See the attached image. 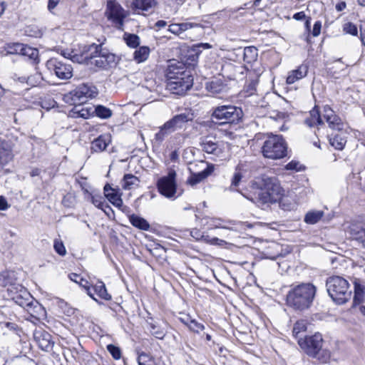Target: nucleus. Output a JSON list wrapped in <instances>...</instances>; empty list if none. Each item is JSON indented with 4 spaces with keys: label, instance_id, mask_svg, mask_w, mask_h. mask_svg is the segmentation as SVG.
I'll return each instance as SVG.
<instances>
[{
    "label": "nucleus",
    "instance_id": "nucleus-1",
    "mask_svg": "<svg viewBox=\"0 0 365 365\" xmlns=\"http://www.w3.org/2000/svg\"><path fill=\"white\" fill-rule=\"evenodd\" d=\"M316 287L310 283H302L290 289L287 295V303L296 309H307L315 296Z\"/></svg>",
    "mask_w": 365,
    "mask_h": 365
},
{
    "label": "nucleus",
    "instance_id": "nucleus-2",
    "mask_svg": "<svg viewBox=\"0 0 365 365\" xmlns=\"http://www.w3.org/2000/svg\"><path fill=\"white\" fill-rule=\"evenodd\" d=\"M299 346L309 356L318 358L322 363L327 362L331 357V352L322 349L323 339L320 334H315L304 339L299 338Z\"/></svg>",
    "mask_w": 365,
    "mask_h": 365
},
{
    "label": "nucleus",
    "instance_id": "nucleus-3",
    "mask_svg": "<svg viewBox=\"0 0 365 365\" xmlns=\"http://www.w3.org/2000/svg\"><path fill=\"white\" fill-rule=\"evenodd\" d=\"M258 192V202L261 204L277 202L284 195V190L276 178H264Z\"/></svg>",
    "mask_w": 365,
    "mask_h": 365
},
{
    "label": "nucleus",
    "instance_id": "nucleus-4",
    "mask_svg": "<svg viewBox=\"0 0 365 365\" xmlns=\"http://www.w3.org/2000/svg\"><path fill=\"white\" fill-rule=\"evenodd\" d=\"M327 292L331 298L338 304H344L351 297L349 284L346 279L340 276H331L327 279Z\"/></svg>",
    "mask_w": 365,
    "mask_h": 365
},
{
    "label": "nucleus",
    "instance_id": "nucleus-5",
    "mask_svg": "<svg viewBox=\"0 0 365 365\" xmlns=\"http://www.w3.org/2000/svg\"><path fill=\"white\" fill-rule=\"evenodd\" d=\"M264 157L272 160L282 159L287 156V145L281 135L269 136L262 147Z\"/></svg>",
    "mask_w": 365,
    "mask_h": 365
},
{
    "label": "nucleus",
    "instance_id": "nucleus-6",
    "mask_svg": "<svg viewBox=\"0 0 365 365\" xmlns=\"http://www.w3.org/2000/svg\"><path fill=\"white\" fill-rule=\"evenodd\" d=\"M243 116L242 110L232 105H223L212 108L211 118L220 125L236 123Z\"/></svg>",
    "mask_w": 365,
    "mask_h": 365
},
{
    "label": "nucleus",
    "instance_id": "nucleus-7",
    "mask_svg": "<svg viewBox=\"0 0 365 365\" xmlns=\"http://www.w3.org/2000/svg\"><path fill=\"white\" fill-rule=\"evenodd\" d=\"M97 95L96 88L86 84H81L74 90L63 95V101L74 106L83 104L88 98H93Z\"/></svg>",
    "mask_w": 365,
    "mask_h": 365
},
{
    "label": "nucleus",
    "instance_id": "nucleus-8",
    "mask_svg": "<svg viewBox=\"0 0 365 365\" xmlns=\"http://www.w3.org/2000/svg\"><path fill=\"white\" fill-rule=\"evenodd\" d=\"M189 170L191 173L187 182L191 185H195L212 174L214 171V165L207 164L205 161L190 164Z\"/></svg>",
    "mask_w": 365,
    "mask_h": 365
},
{
    "label": "nucleus",
    "instance_id": "nucleus-9",
    "mask_svg": "<svg viewBox=\"0 0 365 365\" xmlns=\"http://www.w3.org/2000/svg\"><path fill=\"white\" fill-rule=\"evenodd\" d=\"M46 68L62 80H67L73 76V67L70 63L58 60L57 58H51L46 63Z\"/></svg>",
    "mask_w": 365,
    "mask_h": 365
},
{
    "label": "nucleus",
    "instance_id": "nucleus-10",
    "mask_svg": "<svg viewBox=\"0 0 365 365\" xmlns=\"http://www.w3.org/2000/svg\"><path fill=\"white\" fill-rule=\"evenodd\" d=\"M175 176V172L171 170L167 176L160 178L157 182L159 192L167 198L175 197V193L177 192Z\"/></svg>",
    "mask_w": 365,
    "mask_h": 365
},
{
    "label": "nucleus",
    "instance_id": "nucleus-11",
    "mask_svg": "<svg viewBox=\"0 0 365 365\" xmlns=\"http://www.w3.org/2000/svg\"><path fill=\"white\" fill-rule=\"evenodd\" d=\"M195 115L191 110L175 115L164 124V128L174 132L178 130L185 129L189 123L192 122Z\"/></svg>",
    "mask_w": 365,
    "mask_h": 365
},
{
    "label": "nucleus",
    "instance_id": "nucleus-12",
    "mask_svg": "<svg viewBox=\"0 0 365 365\" xmlns=\"http://www.w3.org/2000/svg\"><path fill=\"white\" fill-rule=\"evenodd\" d=\"M93 52H98V46L96 43L91 45H84L81 48L80 53L77 51H63L61 55L68 59H71L73 62L79 63L88 61V58L92 57Z\"/></svg>",
    "mask_w": 365,
    "mask_h": 365
},
{
    "label": "nucleus",
    "instance_id": "nucleus-13",
    "mask_svg": "<svg viewBox=\"0 0 365 365\" xmlns=\"http://www.w3.org/2000/svg\"><path fill=\"white\" fill-rule=\"evenodd\" d=\"M106 15L118 29H123V21L125 18V11L120 4L115 1H109L107 4Z\"/></svg>",
    "mask_w": 365,
    "mask_h": 365
},
{
    "label": "nucleus",
    "instance_id": "nucleus-14",
    "mask_svg": "<svg viewBox=\"0 0 365 365\" xmlns=\"http://www.w3.org/2000/svg\"><path fill=\"white\" fill-rule=\"evenodd\" d=\"M185 76H192L190 71L187 70L185 64L175 61L170 63L166 71L167 82L182 81L185 79Z\"/></svg>",
    "mask_w": 365,
    "mask_h": 365
},
{
    "label": "nucleus",
    "instance_id": "nucleus-15",
    "mask_svg": "<svg viewBox=\"0 0 365 365\" xmlns=\"http://www.w3.org/2000/svg\"><path fill=\"white\" fill-rule=\"evenodd\" d=\"M96 45L98 46V52H93V56L88 58V60L94 58V61H92L91 63L100 68L107 69L115 63V56L106 51H103L101 49V45Z\"/></svg>",
    "mask_w": 365,
    "mask_h": 365
},
{
    "label": "nucleus",
    "instance_id": "nucleus-16",
    "mask_svg": "<svg viewBox=\"0 0 365 365\" xmlns=\"http://www.w3.org/2000/svg\"><path fill=\"white\" fill-rule=\"evenodd\" d=\"M202 150L208 154H212L214 158L222 159L225 157L227 145L223 142H216L209 138H206L201 143Z\"/></svg>",
    "mask_w": 365,
    "mask_h": 365
},
{
    "label": "nucleus",
    "instance_id": "nucleus-17",
    "mask_svg": "<svg viewBox=\"0 0 365 365\" xmlns=\"http://www.w3.org/2000/svg\"><path fill=\"white\" fill-rule=\"evenodd\" d=\"M15 302L22 307H29L31 304V296L22 286L16 284L12 289L8 288Z\"/></svg>",
    "mask_w": 365,
    "mask_h": 365
},
{
    "label": "nucleus",
    "instance_id": "nucleus-18",
    "mask_svg": "<svg viewBox=\"0 0 365 365\" xmlns=\"http://www.w3.org/2000/svg\"><path fill=\"white\" fill-rule=\"evenodd\" d=\"M323 118L327 122L329 127L334 130L341 131L346 127L344 123L329 106L324 107Z\"/></svg>",
    "mask_w": 365,
    "mask_h": 365
},
{
    "label": "nucleus",
    "instance_id": "nucleus-19",
    "mask_svg": "<svg viewBox=\"0 0 365 365\" xmlns=\"http://www.w3.org/2000/svg\"><path fill=\"white\" fill-rule=\"evenodd\" d=\"M193 84L192 76H185V79L182 81L166 82V88L170 92L177 95H183L191 88Z\"/></svg>",
    "mask_w": 365,
    "mask_h": 365
},
{
    "label": "nucleus",
    "instance_id": "nucleus-20",
    "mask_svg": "<svg viewBox=\"0 0 365 365\" xmlns=\"http://www.w3.org/2000/svg\"><path fill=\"white\" fill-rule=\"evenodd\" d=\"M13 143L9 140L0 139V170L14 158Z\"/></svg>",
    "mask_w": 365,
    "mask_h": 365
},
{
    "label": "nucleus",
    "instance_id": "nucleus-21",
    "mask_svg": "<svg viewBox=\"0 0 365 365\" xmlns=\"http://www.w3.org/2000/svg\"><path fill=\"white\" fill-rule=\"evenodd\" d=\"M94 113L93 106L86 104H79L73 108L70 115L73 118H83L87 119Z\"/></svg>",
    "mask_w": 365,
    "mask_h": 365
},
{
    "label": "nucleus",
    "instance_id": "nucleus-22",
    "mask_svg": "<svg viewBox=\"0 0 365 365\" xmlns=\"http://www.w3.org/2000/svg\"><path fill=\"white\" fill-rule=\"evenodd\" d=\"M110 142L111 136L110 135H101L92 141L91 150L93 153H101L106 149Z\"/></svg>",
    "mask_w": 365,
    "mask_h": 365
},
{
    "label": "nucleus",
    "instance_id": "nucleus-23",
    "mask_svg": "<svg viewBox=\"0 0 365 365\" xmlns=\"http://www.w3.org/2000/svg\"><path fill=\"white\" fill-rule=\"evenodd\" d=\"M132 5L136 12L145 15L155 7L156 0H133Z\"/></svg>",
    "mask_w": 365,
    "mask_h": 365
},
{
    "label": "nucleus",
    "instance_id": "nucleus-24",
    "mask_svg": "<svg viewBox=\"0 0 365 365\" xmlns=\"http://www.w3.org/2000/svg\"><path fill=\"white\" fill-rule=\"evenodd\" d=\"M191 236L195 238L196 240H202L206 243L212 245H221L225 243V241L220 240L217 237H210L208 235H205L200 230L195 228L192 229L190 232Z\"/></svg>",
    "mask_w": 365,
    "mask_h": 365
},
{
    "label": "nucleus",
    "instance_id": "nucleus-25",
    "mask_svg": "<svg viewBox=\"0 0 365 365\" xmlns=\"http://www.w3.org/2000/svg\"><path fill=\"white\" fill-rule=\"evenodd\" d=\"M206 89L213 95L221 94L227 92V85L221 78H215L206 83Z\"/></svg>",
    "mask_w": 365,
    "mask_h": 365
},
{
    "label": "nucleus",
    "instance_id": "nucleus-26",
    "mask_svg": "<svg viewBox=\"0 0 365 365\" xmlns=\"http://www.w3.org/2000/svg\"><path fill=\"white\" fill-rule=\"evenodd\" d=\"M105 197L115 206L120 207L123 205V200L118 192L113 188L109 184H106L103 188Z\"/></svg>",
    "mask_w": 365,
    "mask_h": 365
},
{
    "label": "nucleus",
    "instance_id": "nucleus-27",
    "mask_svg": "<svg viewBox=\"0 0 365 365\" xmlns=\"http://www.w3.org/2000/svg\"><path fill=\"white\" fill-rule=\"evenodd\" d=\"M51 336L46 332H37L35 334V339L41 349L48 351L53 347V342L51 339Z\"/></svg>",
    "mask_w": 365,
    "mask_h": 365
},
{
    "label": "nucleus",
    "instance_id": "nucleus-28",
    "mask_svg": "<svg viewBox=\"0 0 365 365\" xmlns=\"http://www.w3.org/2000/svg\"><path fill=\"white\" fill-rule=\"evenodd\" d=\"M354 306L359 305L365 300V285L359 279H355L354 281Z\"/></svg>",
    "mask_w": 365,
    "mask_h": 365
},
{
    "label": "nucleus",
    "instance_id": "nucleus-29",
    "mask_svg": "<svg viewBox=\"0 0 365 365\" xmlns=\"http://www.w3.org/2000/svg\"><path fill=\"white\" fill-rule=\"evenodd\" d=\"M365 227H364L361 222H351L350 225L346 228V232L349 233L353 239L360 242Z\"/></svg>",
    "mask_w": 365,
    "mask_h": 365
},
{
    "label": "nucleus",
    "instance_id": "nucleus-30",
    "mask_svg": "<svg viewBox=\"0 0 365 365\" xmlns=\"http://www.w3.org/2000/svg\"><path fill=\"white\" fill-rule=\"evenodd\" d=\"M329 139L330 144L337 150H342L346 145L347 133L345 130L338 131Z\"/></svg>",
    "mask_w": 365,
    "mask_h": 365
},
{
    "label": "nucleus",
    "instance_id": "nucleus-31",
    "mask_svg": "<svg viewBox=\"0 0 365 365\" xmlns=\"http://www.w3.org/2000/svg\"><path fill=\"white\" fill-rule=\"evenodd\" d=\"M307 73V67L306 66H300L297 69L290 71L287 78V83L292 84L306 76Z\"/></svg>",
    "mask_w": 365,
    "mask_h": 365
},
{
    "label": "nucleus",
    "instance_id": "nucleus-32",
    "mask_svg": "<svg viewBox=\"0 0 365 365\" xmlns=\"http://www.w3.org/2000/svg\"><path fill=\"white\" fill-rule=\"evenodd\" d=\"M86 192L88 193L86 199L90 200L96 207L103 210L104 212H106V208L110 209V206L106 202L104 197L101 194L93 192L88 193V191H86Z\"/></svg>",
    "mask_w": 365,
    "mask_h": 365
},
{
    "label": "nucleus",
    "instance_id": "nucleus-33",
    "mask_svg": "<svg viewBox=\"0 0 365 365\" xmlns=\"http://www.w3.org/2000/svg\"><path fill=\"white\" fill-rule=\"evenodd\" d=\"M90 287L93 295L96 294L101 299L106 301L111 299V295L108 293L105 284L103 282L98 281L95 285Z\"/></svg>",
    "mask_w": 365,
    "mask_h": 365
},
{
    "label": "nucleus",
    "instance_id": "nucleus-34",
    "mask_svg": "<svg viewBox=\"0 0 365 365\" xmlns=\"http://www.w3.org/2000/svg\"><path fill=\"white\" fill-rule=\"evenodd\" d=\"M202 223L207 225L210 230L212 229H230L226 225L225 221L221 218L216 217H205L202 219Z\"/></svg>",
    "mask_w": 365,
    "mask_h": 365
},
{
    "label": "nucleus",
    "instance_id": "nucleus-35",
    "mask_svg": "<svg viewBox=\"0 0 365 365\" xmlns=\"http://www.w3.org/2000/svg\"><path fill=\"white\" fill-rule=\"evenodd\" d=\"M304 123L309 127H313L322 123V119L319 113V110L317 107H314L310 110L309 116L305 119Z\"/></svg>",
    "mask_w": 365,
    "mask_h": 365
},
{
    "label": "nucleus",
    "instance_id": "nucleus-36",
    "mask_svg": "<svg viewBox=\"0 0 365 365\" xmlns=\"http://www.w3.org/2000/svg\"><path fill=\"white\" fill-rule=\"evenodd\" d=\"M14 273L10 271H5L0 273V288L9 286L13 288L16 286Z\"/></svg>",
    "mask_w": 365,
    "mask_h": 365
},
{
    "label": "nucleus",
    "instance_id": "nucleus-37",
    "mask_svg": "<svg viewBox=\"0 0 365 365\" xmlns=\"http://www.w3.org/2000/svg\"><path fill=\"white\" fill-rule=\"evenodd\" d=\"M129 220L131 225L140 230L148 231L150 229V224L148 222L136 215H132L129 217Z\"/></svg>",
    "mask_w": 365,
    "mask_h": 365
},
{
    "label": "nucleus",
    "instance_id": "nucleus-38",
    "mask_svg": "<svg viewBox=\"0 0 365 365\" xmlns=\"http://www.w3.org/2000/svg\"><path fill=\"white\" fill-rule=\"evenodd\" d=\"M69 279L80 284L81 287H84L86 290V292L89 297H91L93 300L98 302V300L93 297V294L91 292V287L88 285V282L84 279H83L80 275L76 273H71L68 275Z\"/></svg>",
    "mask_w": 365,
    "mask_h": 365
},
{
    "label": "nucleus",
    "instance_id": "nucleus-39",
    "mask_svg": "<svg viewBox=\"0 0 365 365\" xmlns=\"http://www.w3.org/2000/svg\"><path fill=\"white\" fill-rule=\"evenodd\" d=\"M197 24L192 23H181V24H173L169 26L168 31L175 35H180L184 31L192 29Z\"/></svg>",
    "mask_w": 365,
    "mask_h": 365
},
{
    "label": "nucleus",
    "instance_id": "nucleus-40",
    "mask_svg": "<svg viewBox=\"0 0 365 365\" xmlns=\"http://www.w3.org/2000/svg\"><path fill=\"white\" fill-rule=\"evenodd\" d=\"M258 56L257 49L255 46H247L243 51L244 61L247 63L255 62Z\"/></svg>",
    "mask_w": 365,
    "mask_h": 365
},
{
    "label": "nucleus",
    "instance_id": "nucleus-41",
    "mask_svg": "<svg viewBox=\"0 0 365 365\" xmlns=\"http://www.w3.org/2000/svg\"><path fill=\"white\" fill-rule=\"evenodd\" d=\"M139 181L138 177L132 174H125L123 178L122 187L124 190H130L134 185H138Z\"/></svg>",
    "mask_w": 365,
    "mask_h": 365
},
{
    "label": "nucleus",
    "instance_id": "nucleus-42",
    "mask_svg": "<svg viewBox=\"0 0 365 365\" xmlns=\"http://www.w3.org/2000/svg\"><path fill=\"white\" fill-rule=\"evenodd\" d=\"M324 215V212L319 210H312L308 212L304 217V222L307 224L314 225L318 222Z\"/></svg>",
    "mask_w": 365,
    "mask_h": 365
},
{
    "label": "nucleus",
    "instance_id": "nucleus-43",
    "mask_svg": "<svg viewBox=\"0 0 365 365\" xmlns=\"http://www.w3.org/2000/svg\"><path fill=\"white\" fill-rule=\"evenodd\" d=\"M150 54V48L148 46H140L134 52L135 61L140 63L146 61Z\"/></svg>",
    "mask_w": 365,
    "mask_h": 365
},
{
    "label": "nucleus",
    "instance_id": "nucleus-44",
    "mask_svg": "<svg viewBox=\"0 0 365 365\" xmlns=\"http://www.w3.org/2000/svg\"><path fill=\"white\" fill-rule=\"evenodd\" d=\"M148 326L149 331L155 338L158 339H163L165 337L166 331L164 330V329L152 322L149 323Z\"/></svg>",
    "mask_w": 365,
    "mask_h": 365
},
{
    "label": "nucleus",
    "instance_id": "nucleus-45",
    "mask_svg": "<svg viewBox=\"0 0 365 365\" xmlns=\"http://www.w3.org/2000/svg\"><path fill=\"white\" fill-rule=\"evenodd\" d=\"M93 111L96 115L103 119L109 118L112 115V110L103 106H93Z\"/></svg>",
    "mask_w": 365,
    "mask_h": 365
},
{
    "label": "nucleus",
    "instance_id": "nucleus-46",
    "mask_svg": "<svg viewBox=\"0 0 365 365\" xmlns=\"http://www.w3.org/2000/svg\"><path fill=\"white\" fill-rule=\"evenodd\" d=\"M123 38L130 48H137L140 45V38L136 34H125Z\"/></svg>",
    "mask_w": 365,
    "mask_h": 365
},
{
    "label": "nucleus",
    "instance_id": "nucleus-47",
    "mask_svg": "<svg viewBox=\"0 0 365 365\" xmlns=\"http://www.w3.org/2000/svg\"><path fill=\"white\" fill-rule=\"evenodd\" d=\"M138 363L139 365H158L155 359L145 353H141L138 357Z\"/></svg>",
    "mask_w": 365,
    "mask_h": 365
},
{
    "label": "nucleus",
    "instance_id": "nucleus-48",
    "mask_svg": "<svg viewBox=\"0 0 365 365\" xmlns=\"http://www.w3.org/2000/svg\"><path fill=\"white\" fill-rule=\"evenodd\" d=\"M21 55L29 57L31 60L36 61L38 56V51L26 45Z\"/></svg>",
    "mask_w": 365,
    "mask_h": 365
},
{
    "label": "nucleus",
    "instance_id": "nucleus-49",
    "mask_svg": "<svg viewBox=\"0 0 365 365\" xmlns=\"http://www.w3.org/2000/svg\"><path fill=\"white\" fill-rule=\"evenodd\" d=\"M307 329L306 323L304 321L297 322L293 327L292 333L296 338H299V334L302 332H304Z\"/></svg>",
    "mask_w": 365,
    "mask_h": 365
},
{
    "label": "nucleus",
    "instance_id": "nucleus-50",
    "mask_svg": "<svg viewBox=\"0 0 365 365\" xmlns=\"http://www.w3.org/2000/svg\"><path fill=\"white\" fill-rule=\"evenodd\" d=\"M25 46L26 45L23 43H14L8 46V52L10 53L22 54Z\"/></svg>",
    "mask_w": 365,
    "mask_h": 365
},
{
    "label": "nucleus",
    "instance_id": "nucleus-51",
    "mask_svg": "<svg viewBox=\"0 0 365 365\" xmlns=\"http://www.w3.org/2000/svg\"><path fill=\"white\" fill-rule=\"evenodd\" d=\"M343 31L346 34H349L352 36H356L358 34V29L356 26L351 22L345 23L343 26Z\"/></svg>",
    "mask_w": 365,
    "mask_h": 365
},
{
    "label": "nucleus",
    "instance_id": "nucleus-52",
    "mask_svg": "<svg viewBox=\"0 0 365 365\" xmlns=\"http://www.w3.org/2000/svg\"><path fill=\"white\" fill-rule=\"evenodd\" d=\"M53 248L55 251L61 256H64L66 254V250L63 242L60 240L56 239L54 240Z\"/></svg>",
    "mask_w": 365,
    "mask_h": 365
},
{
    "label": "nucleus",
    "instance_id": "nucleus-53",
    "mask_svg": "<svg viewBox=\"0 0 365 365\" xmlns=\"http://www.w3.org/2000/svg\"><path fill=\"white\" fill-rule=\"evenodd\" d=\"M286 170L299 172L304 170V167L296 160H292L285 166Z\"/></svg>",
    "mask_w": 365,
    "mask_h": 365
},
{
    "label": "nucleus",
    "instance_id": "nucleus-54",
    "mask_svg": "<svg viewBox=\"0 0 365 365\" xmlns=\"http://www.w3.org/2000/svg\"><path fill=\"white\" fill-rule=\"evenodd\" d=\"M107 350L115 359H119L121 357V351L118 346L113 344H108L107 346Z\"/></svg>",
    "mask_w": 365,
    "mask_h": 365
},
{
    "label": "nucleus",
    "instance_id": "nucleus-55",
    "mask_svg": "<svg viewBox=\"0 0 365 365\" xmlns=\"http://www.w3.org/2000/svg\"><path fill=\"white\" fill-rule=\"evenodd\" d=\"M42 77L41 73H35L33 76H29L26 79V83L28 85L31 86H36L38 83L41 81Z\"/></svg>",
    "mask_w": 365,
    "mask_h": 365
},
{
    "label": "nucleus",
    "instance_id": "nucleus-56",
    "mask_svg": "<svg viewBox=\"0 0 365 365\" xmlns=\"http://www.w3.org/2000/svg\"><path fill=\"white\" fill-rule=\"evenodd\" d=\"M172 133L168 129L164 128V125L160 127V130L155 134V139L159 142H161L164 140L165 137Z\"/></svg>",
    "mask_w": 365,
    "mask_h": 365
},
{
    "label": "nucleus",
    "instance_id": "nucleus-57",
    "mask_svg": "<svg viewBox=\"0 0 365 365\" xmlns=\"http://www.w3.org/2000/svg\"><path fill=\"white\" fill-rule=\"evenodd\" d=\"M26 33L31 36H34L36 38L41 37L43 34L41 30L35 27V26H29L26 30Z\"/></svg>",
    "mask_w": 365,
    "mask_h": 365
},
{
    "label": "nucleus",
    "instance_id": "nucleus-58",
    "mask_svg": "<svg viewBox=\"0 0 365 365\" xmlns=\"http://www.w3.org/2000/svg\"><path fill=\"white\" fill-rule=\"evenodd\" d=\"M191 331L199 333L205 329L203 324L197 322L195 319H192L190 327H188Z\"/></svg>",
    "mask_w": 365,
    "mask_h": 365
},
{
    "label": "nucleus",
    "instance_id": "nucleus-59",
    "mask_svg": "<svg viewBox=\"0 0 365 365\" xmlns=\"http://www.w3.org/2000/svg\"><path fill=\"white\" fill-rule=\"evenodd\" d=\"M242 178V175L240 171L236 170L232 179L231 186L237 187L239 185Z\"/></svg>",
    "mask_w": 365,
    "mask_h": 365
},
{
    "label": "nucleus",
    "instance_id": "nucleus-60",
    "mask_svg": "<svg viewBox=\"0 0 365 365\" xmlns=\"http://www.w3.org/2000/svg\"><path fill=\"white\" fill-rule=\"evenodd\" d=\"M211 47H212L211 45L207 43H197V44L194 45L193 50L196 53H199V52H201L202 50L209 49Z\"/></svg>",
    "mask_w": 365,
    "mask_h": 365
},
{
    "label": "nucleus",
    "instance_id": "nucleus-61",
    "mask_svg": "<svg viewBox=\"0 0 365 365\" xmlns=\"http://www.w3.org/2000/svg\"><path fill=\"white\" fill-rule=\"evenodd\" d=\"M287 198L282 197L281 200H278V202L279 204V207L283 210H289L293 207V205L292 203H287Z\"/></svg>",
    "mask_w": 365,
    "mask_h": 365
},
{
    "label": "nucleus",
    "instance_id": "nucleus-62",
    "mask_svg": "<svg viewBox=\"0 0 365 365\" xmlns=\"http://www.w3.org/2000/svg\"><path fill=\"white\" fill-rule=\"evenodd\" d=\"M322 23L320 21H317L313 26L312 36L314 37L318 36L321 33Z\"/></svg>",
    "mask_w": 365,
    "mask_h": 365
},
{
    "label": "nucleus",
    "instance_id": "nucleus-63",
    "mask_svg": "<svg viewBox=\"0 0 365 365\" xmlns=\"http://www.w3.org/2000/svg\"><path fill=\"white\" fill-rule=\"evenodd\" d=\"M56 104V102L53 99H49L48 101H44L42 102V108L48 110L49 109L54 108Z\"/></svg>",
    "mask_w": 365,
    "mask_h": 365
},
{
    "label": "nucleus",
    "instance_id": "nucleus-64",
    "mask_svg": "<svg viewBox=\"0 0 365 365\" xmlns=\"http://www.w3.org/2000/svg\"><path fill=\"white\" fill-rule=\"evenodd\" d=\"M179 319L182 323L189 327L193 319L188 314H183Z\"/></svg>",
    "mask_w": 365,
    "mask_h": 365
}]
</instances>
